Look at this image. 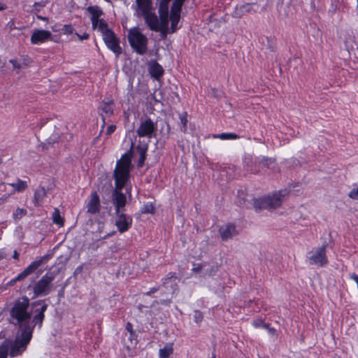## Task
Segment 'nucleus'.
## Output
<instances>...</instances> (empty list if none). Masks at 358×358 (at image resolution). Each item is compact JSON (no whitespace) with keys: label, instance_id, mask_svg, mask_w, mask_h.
<instances>
[{"label":"nucleus","instance_id":"41","mask_svg":"<svg viewBox=\"0 0 358 358\" xmlns=\"http://www.w3.org/2000/svg\"><path fill=\"white\" fill-rule=\"evenodd\" d=\"M115 129H116V126L114 124H111L107 127L106 134L107 136H110L115 131Z\"/></svg>","mask_w":358,"mask_h":358},{"label":"nucleus","instance_id":"13","mask_svg":"<svg viewBox=\"0 0 358 358\" xmlns=\"http://www.w3.org/2000/svg\"><path fill=\"white\" fill-rule=\"evenodd\" d=\"M219 234L223 241H227L238 234L236 226L231 223L222 225L219 228Z\"/></svg>","mask_w":358,"mask_h":358},{"label":"nucleus","instance_id":"14","mask_svg":"<svg viewBox=\"0 0 358 358\" xmlns=\"http://www.w3.org/2000/svg\"><path fill=\"white\" fill-rule=\"evenodd\" d=\"M52 34L50 31L44 29H35L31 36V43L38 45L45 43L50 39Z\"/></svg>","mask_w":358,"mask_h":358},{"label":"nucleus","instance_id":"32","mask_svg":"<svg viewBox=\"0 0 358 358\" xmlns=\"http://www.w3.org/2000/svg\"><path fill=\"white\" fill-rule=\"evenodd\" d=\"M8 352V345L4 343L0 346V358H6Z\"/></svg>","mask_w":358,"mask_h":358},{"label":"nucleus","instance_id":"29","mask_svg":"<svg viewBox=\"0 0 358 358\" xmlns=\"http://www.w3.org/2000/svg\"><path fill=\"white\" fill-rule=\"evenodd\" d=\"M126 330L130 334V338L129 339L131 340V343H133L132 342V339L134 338V343L136 344V338H135L134 337H136V334H135V331H134L133 329V325L131 322H128L127 324H126Z\"/></svg>","mask_w":358,"mask_h":358},{"label":"nucleus","instance_id":"19","mask_svg":"<svg viewBox=\"0 0 358 358\" xmlns=\"http://www.w3.org/2000/svg\"><path fill=\"white\" fill-rule=\"evenodd\" d=\"M100 200L96 192L91 194L90 200L87 204V213L96 214L100 210Z\"/></svg>","mask_w":358,"mask_h":358},{"label":"nucleus","instance_id":"51","mask_svg":"<svg viewBox=\"0 0 358 358\" xmlns=\"http://www.w3.org/2000/svg\"><path fill=\"white\" fill-rule=\"evenodd\" d=\"M143 308V305H141V304H140V305H138V309L139 310H142V308Z\"/></svg>","mask_w":358,"mask_h":358},{"label":"nucleus","instance_id":"11","mask_svg":"<svg viewBox=\"0 0 358 358\" xmlns=\"http://www.w3.org/2000/svg\"><path fill=\"white\" fill-rule=\"evenodd\" d=\"M282 203V195L280 192L275 193L271 196L259 198L255 201V208L275 209Z\"/></svg>","mask_w":358,"mask_h":358},{"label":"nucleus","instance_id":"1","mask_svg":"<svg viewBox=\"0 0 358 358\" xmlns=\"http://www.w3.org/2000/svg\"><path fill=\"white\" fill-rule=\"evenodd\" d=\"M47 308L45 300L30 303L27 296L20 297L10 310V323L18 327L19 330L33 331L35 325L42 326Z\"/></svg>","mask_w":358,"mask_h":358},{"label":"nucleus","instance_id":"12","mask_svg":"<svg viewBox=\"0 0 358 358\" xmlns=\"http://www.w3.org/2000/svg\"><path fill=\"white\" fill-rule=\"evenodd\" d=\"M117 218L115 225L120 233L125 232L131 227L132 218L123 213H115Z\"/></svg>","mask_w":358,"mask_h":358},{"label":"nucleus","instance_id":"44","mask_svg":"<svg viewBox=\"0 0 358 358\" xmlns=\"http://www.w3.org/2000/svg\"><path fill=\"white\" fill-rule=\"evenodd\" d=\"M9 198V194H4L0 198V205L6 202Z\"/></svg>","mask_w":358,"mask_h":358},{"label":"nucleus","instance_id":"35","mask_svg":"<svg viewBox=\"0 0 358 358\" xmlns=\"http://www.w3.org/2000/svg\"><path fill=\"white\" fill-rule=\"evenodd\" d=\"M62 30L63 31V34H66V35L71 34L74 31V29H73V27H72L71 24H65V25H64V27H63Z\"/></svg>","mask_w":358,"mask_h":358},{"label":"nucleus","instance_id":"23","mask_svg":"<svg viewBox=\"0 0 358 358\" xmlns=\"http://www.w3.org/2000/svg\"><path fill=\"white\" fill-rule=\"evenodd\" d=\"M149 71L151 76L155 79L160 78L164 73L163 68L157 62L150 64Z\"/></svg>","mask_w":358,"mask_h":358},{"label":"nucleus","instance_id":"27","mask_svg":"<svg viewBox=\"0 0 358 358\" xmlns=\"http://www.w3.org/2000/svg\"><path fill=\"white\" fill-rule=\"evenodd\" d=\"M52 221L55 224H57L59 226L64 225V219L60 215L59 210L57 208H55L52 213Z\"/></svg>","mask_w":358,"mask_h":358},{"label":"nucleus","instance_id":"36","mask_svg":"<svg viewBox=\"0 0 358 358\" xmlns=\"http://www.w3.org/2000/svg\"><path fill=\"white\" fill-rule=\"evenodd\" d=\"M194 322L200 324L203 320V314L199 310H195L194 313Z\"/></svg>","mask_w":358,"mask_h":358},{"label":"nucleus","instance_id":"3","mask_svg":"<svg viewBox=\"0 0 358 358\" xmlns=\"http://www.w3.org/2000/svg\"><path fill=\"white\" fill-rule=\"evenodd\" d=\"M180 18L170 13L169 20H159L158 17L153 21V24H147L149 29L154 31H159L162 38H165L169 34L175 33L180 28L179 25Z\"/></svg>","mask_w":358,"mask_h":358},{"label":"nucleus","instance_id":"39","mask_svg":"<svg viewBox=\"0 0 358 358\" xmlns=\"http://www.w3.org/2000/svg\"><path fill=\"white\" fill-rule=\"evenodd\" d=\"M24 278H20V273L14 278L11 279L8 283L7 286H13L14 285L17 281H20L23 280Z\"/></svg>","mask_w":358,"mask_h":358},{"label":"nucleus","instance_id":"22","mask_svg":"<svg viewBox=\"0 0 358 358\" xmlns=\"http://www.w3.org/2000/svg\"><path fill=\"white\" fill-rule=\"evenodd\" d=\"M185 0H173L170 13L180 18L182 7Z\"/></svg>","mask_w":358,"mask_h":358},{"label":"nucleus","instance_id":"43","mask_svg":"<svg viewBox=\"0 0 358 358\" xmlns=\"http://www.w3.org/2000/svg\"><path fill=\"white\" fill-rule=\"evenodd\" d=\"M263 327H264V328H266V329H268V331L271 334H275V329L274 328H271V327H270L268 326V324H264L263 325Z\"/></svg>","mask_w":358,"mask_h":358},{"label":"nucleus","instance_id":"9","mask_svg":"<svg viewBox=\"0 0 358 358\" xmlns=\"http://www.w3.org/2000/svg\"><path fill=\"white\" fill-rule=\"evenodd\" d=\"M157 130V122H155L150 117H145L141 119L136 132L138 137H145L150 139L155 136Z\"/></svg>","mask_w":358,"mask_h":358},{"label":"nucleus","instance_id":"6","mask_svg":"<svg viewBox=\"0 0 358 358\" xmlns=\"http://www.w3.org/2000/svg\"><path fill=\"white\" fill-rule=\"evenodd\" d=\"M133 8L135 10L134 15L137 17H143L146 24L149 22L153 24V21L157 17L154 12L152 0H136Z\"/></svg>","mask_w":358,"mask_h":358},{"label":"nucleus","instance_id":"20","mask_svg":"<svg viewBox=\"0 0 358 358\" xmlns=\"http://www.w3.org/2000/svg\"><path fill=\"white\" fill-rule=\"evenodd\" d=\"M47 196V192L44 187H38L34 191L33 202L35 206H40L43 203Z\"/></svg>","mask_w":358,"mask_h":358},{"label":"nucleus","instance_id":"5","mask_svg":"<svg viewBox=\"0 0 358 358\" xmlns=\"http://www.w3.org/2000/svg\"><path fill=\"white\" fill-rule=\"evenodd\" d=\"M128 41L132 49L138 55H144L147 51L148 38L138 27L131 28L128 31Z\"/></svg>","mask_w":358,"mask_h":358},{"label":"nucleus","instance_id":"25","mask_svg":"<svg viewBox=\"0 0 358 358\" xmlns=\"http://www.w3.org/2000/svg\"><path fill=\"white\" fill-rule=\"evenodd\" d=\"M8 185L13 187L15 191L18 192H23L28 187L27 181L22 180L20 178H17L15 182L8 183Z\"/></svg>","mask_w":358,"mask_h":358},{"label":"nucleus","instance_id":"38","mask_svg":"<svg viewBox=\"0 0 358 358\" xmlns=\"http://www.w3.org/2000/svg\"><path fill=\"white\" fill-rule=\"evenodd\" d=\"M349 197L352 199H358V188H354L352 189L348 194Z\"/></svg>","mask_w":358,"mask_h":358},{"label":"nucleus","instance_id":"26","mask_svg":"<svg viewBox=\"0 0 358 358\" xmlns=\"http://www.w3.org/2000/svg\"><path fill=\"white\" fill-rule=\"evenodd\" d=\"M173 352V344L167 343L159 351L160 358H168Z\"/></svg>","mask_w":358,"mask_h":358},{"label":"nucleus","instance_id":"52","mask_svg":"<svg viewBox=\"0 0 358 358\" xmlns=\"http://www.w3.org/2000/svg\"><path fill=\"white\" fill-rule=\"evenodd\" d=\"M2 163V159L0 158V164Z\"/></svg>","mask_w":358,"mask_h":358},{"label":"nucleus","instance_id":"30","mask_svg":"<svg viewBox=\"0 0 358 358\" xmlns=\"http://www.w3.org/2000/svg\"><path fill=\"white\" fill-rule=\"evenodd\" d=\"M141 211L142 213H153L155 212V207L152 203H147L143 206Z\"/></svg>","mask_w":358,"mask_h":358},{"label":"nucleus","instance_id":"31","mask_svg":"<svg viewBox=\"0 0 358 358\" xmlns=\"http://www.w3.org/2000/svg\"><path fill=\"white\" fill-rule=\"evenodd\" d=\"M222 140H232L238 138V136L234 133H222L218 136Z\"/></svg>","mask_w":358,"mask_h":358},{"label":"nucleus","instance_id":"37","mask_svg":"<svg viewBox=\"0 0 358 358\" xmlns=\"http://www.w3.org/2000/svg\"><path fill=\"white\" fill-rule=\"evenodd\" d=\"M180 122L183 126L184 131L186 130L187 123V113H185L184 114H182L180 115Z\"/></svg>","mask_w":358,"mask_h":358},{"label":"nucleus","instance_id":"49","mask_svg":"<svg viewBox=\"0 0 358 358\" xmlns=\"http://www.w3.org/2000/svg\"><path fill=\"white\" fill-rule=\"evenodd\" d=\"M36 17L38 20H43V21H45V22L48 21V18L46 17H43V16H41V15H36Z\"/></svg>","mask_w":358,"mask_h":358},{"label":"nucleus","instance_id":"53","mask_svg":"<svg viewBox=\"0 0 358 358\" xmlns=\"http://www.w3.org/2000/svg\"><path fill=\"white\" fill-rule=\"evenodd\" d=\"M81 269H82V268H81V267H78V268H77V270H81Z\"/></svg>","mask_w":358,"mask_h":358},{"label":"nucleus","instance_id":"10","mask_svg":"<svg viewBox=\"0 0 358 358\" xmlns=\"http://www.w3.org/2000/svg\"><path fill=\"white\" fill-rule=\"evenodd\" d=\"M307 259L310 265L322 267L328 263L326 255V245L313 248L307 254Z\"/></svg>","mask_w":358,"mask_h":358},{"label":"nucleus","instance_id":"24","mask_svg":"<svg viewBox=\"0 0 358 358\" xmlns=\"http://www.w3.org/2000/svg\"><path fill=\"white\" fill-rule=\"evenodd\" d=\"M45 5H46V1H41L40 2L34 3V5H32V6H25L24 7V10L29 13H37L41 10V9L42 8L45 7Z\"/></svg>","mask_w":358,"mask_h":358},{"label":"nucleus","instance_id":"34","mask_svg":"<svg viewBox=\"0 0 358 358\" xmlns=\"http://www.w3.org/2000/svg\"><path fill=\"white\" fill-rule=\"evenodd\" d=\"M6 28L9 30V31H12L15 29H19V30H22L23 29L25 28V27H20V28H18L15 26V22L13 20H10L7 24H6Z\"/></svg>","mask_w":358,"mask_h":358},{"label":"nucleus","instance_id":"42","mask_svg":"<svg viewBox=\"0 0 358 358\" xmlns=\"http://www.w3.org/2000/svg\"><path fill=\"white\" fill-rule=\"evenodd\" d=\"M76 34L77 35V36L79 38V39L80 41L88 39L89 36H90V35L87 33H85L83 35H80L78 33H76Z\"/></svg>","mask_w":358,"mask_h":358},{"label":"nucleus","instance_id":"15","mask_svg":"<svg viewBox=\"0 0 358 358\" xmlns=\"http://www.w3.org/2000/svg\"><path fill=\"white\" fill-rule=\"evenodd\" d=\"M49 256L44 255L39 259L32 262L22 272L20 273V278H25L27 276L35 271L39 266L48 260Z\"/></svg>","mask_w":358,"mask_h":358},{"label":"nucleus","instance_id":"21","mask_svg":"<svg viewBox=\"0 0 358 358\" xmlns=\"http://www.w3.org/2000/svg\"><path fill=\"white\" fill-rule=\"evenodd\" d=\"M148 148V143H140L136 146V150L140 155V158L138 161V166L139 167H142L144 164L145 160L146 159V153Z\"/></svg>","mask_w":358,"mask_h":358},{"label":"nucleus","instance_id":"50","mask_svg":"<svg viewBox=\"0 0 358 358\" xmlns=\"http://www.w3.org/2000/svg\"><path fill=\"white\" fill-rule=\"evenodd\" d=\"M13 257L14 259H18V257H19V255H18V253L17 252V251H15V252H14V254H13Z\"/></svg>","mask_w":358,"mask_h":358},{"label":"nucleus","instance_id":"40","mask_svg":"<svg viewBox=\"0 0 358 358\" xmlns=\"http://www.w3.org/2000/svg\"><path fill=\"white\" fill-rule=\"evenodd\" d=\"M9 62L13 65L14 69L19 71L22 68V65L16 59H10Z\"/></svg>","mask_w":358,"mask_h":358},{"label":"nucleus","instance_id":"48","mask_svg":"<svg viewBox=\"0 0 358 358\" xmlns=\"http://www.w3.org/2000/svg\"><path fill=\"white\" fill-rule=\"evenodd\" d=\"M7 6L4 3H0V11H3L7 9Z\"/></svg>","mask_w":358,"mask_h":358},{"label":"nucleus","instance_id":"4","mask_svg":"<svg viewBox=\"0 0 358 358\" xmlns=\"http://www.w3.org/2000/svg\"><path fill=\"white\" fill-rule=\"evenodd\" d=\"M102 34L103 40L107 48L117 56L122 54V50L120 45V39L112 29L108 28L106 21L101 22L98 29Z\"/></svg>","mask_w":358,"mask_h":358},{"label":"nucleus","instance_id":"45","mask_svg":"<svg viewBox=\"0 0 358 358\" xmlns=\"http://www.w3.org/2000/svg\"><path fill=\"white\" fill-rule=\"evenodd\" d=\"M261 163L264 166H268L269 163H271V159L264 158Z\"/></svg>","mask_w":358,"mask_h":358},{"label":"nucleus","instance_id":"54","mask_svg":"<svg viewBox=\"0 0 358 358\" xmlns=\"http://www.w3.org/2000/svg\"><path fill=\"white\" fill-rule=\"evenodd\" d=\"M357 5H358V0H357Z\"/></svg>","mask_w":358,"mask_h":358},{"label":"nucleus","instance_id":"7","mask_svg":"<svg viewBox=\"0 0 358 358\" xmlns=\"http://www.w3.org/2000/svg\"><path fill=\"white\" fill-rule=\"evenodd\" d=\"M33 331L18 330L15 341L10 349V355L12 357L21 355L27 348L29 343Z\"/></svg>","mask_w":358,"mask_h":358},{"label":"nucleus","instance_id":"8","mask_svg":"<svg viewBox=\"0 0 358 358\" xmlns=\"http://www.w3.org/2000/svg\"><path fill=\"white\" fill-rule=\"evenodd\" d=\"M54 279L55 275L52 273L45 274L33 287L34 297L48 295L52 291Z\"/></svg>","mask_w":358,"mask_h":358},{"label":"nucleus","instance_id":"17","mask_svg":"<svg viewBox=\"0 0 358 358\" xmlns=\"http://www.w3.org/2000/svg\"><path fill=\"white\" fill-rule=\"evenodd\" d=\"M114 103L110 98L104 99L99 107L101 115L104 120L105 117H109L113 113Z\"/></svg>","mask_w":358,"mask_h":358},{"label":"nucleus","instance_id":"18","mask_svg":"<svg viewBox=\"0 0 358 358\" xmlns=\"http://www.w3.org/2000/svg\"><path fill=\"white\" fill-rule=\"evenodd\" d=\"M172 0H158L159 20H169V6Z\"/></svg>","mask_w":358,"mask_h":358},{"label":"nucleus","instance_id":"47","mask_svg":"<svg viewBox=\"0 0 358 358\" xmlns=\"http://www.w3.org/2000/svg\"><path fill=\"white\" fill-rule=\"evenodd\" d=\"M157 291H158V288L157 287H153V288H151L150 289V291L147 292L145 293L146 295H151L152 294L156 292Z\"/></svg>","mask_w":358,"mask_h":358},{"label":"nucleus","instance_id":"33","mask_svg":"<svg viewBox=\"0 0 358 358\" xmlns=\"http://www.w3.org/2000/svg\"><path fill=\"white\" fill-rule=\"evenodd\" d=\"M176 280H177V277L175 275H172L171 274L170 276L164 278L163 284L166 286L169 282H171V285L174 284L176 285Z\"/></svg>","mask_w":358,"mask_h":358},{"label":"nucleus","instance_id":"2","mask_svg":"<svg viewBox=\"0 0 358 358\" xmlns=\"http://www.w3.org/2000/svg\"><path fill=\"white\" fill-rule=\"evenodd\" d=\"M131 155V151L124 154L117 162L114 170L115 187L112 192V203L115 206V213L123 211L127 203L126 196L122 192V189L130 178Z\"/></svg>","mask_w":358,"mask_h":358},{"label":"nucleus","instance_id":"28","mask_svg":"<svg viewBox=\"0 0 358 358\" xmlns=\"http://www.w3.org/2000/svg\"><path fill=\"white\" fill-rule=\"evenodd\" d=\"M27 213L26 209L17 208L13 213V218L17 221L26 215Z\"/></svg>","mask_w":358,"mask_h":358},{"label":"nucleus","instance_id":"16","mask_svg":"<svg viewBox=\"0 0 358 358\" xmlns=\"http://www.w3.org/2000/svg\"><path fill=\"white\" fill-rule=\"evenodd\" d=\"M87 10L91 15L90 20L92 28L99 29L101 22L105 21L103 19H99V17L103 14L102 10L98 6H90L87 8Z\"/></svg>","mask_w":358,"mask_h":358},{"label":"nucleus","instance_id":"46","mask_svg":"<svg viewBox=\"0 0 358 358\" xmlns=\"http://www.w3.org/2000/svg\"><path fill=\"white\" fill-rule=\"evenodd\" d=\"M202 269V266L201 264L197 265L196 267L192 268V272L199 273Z\"/></svg>","mask_w":358,"mask_h":358}]
</instances>
